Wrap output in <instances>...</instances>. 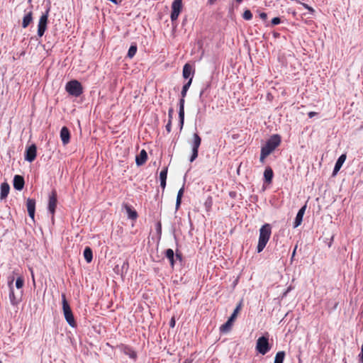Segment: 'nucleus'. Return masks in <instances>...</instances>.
Returning a JSON list of instances; mask_svg holds the SVG:
<instances>
[{
    "mask_svg": "<svg viewBox=\"0 0 363 363\" xmlns=\"http://www.w3.org/2000/svg\"><path fill=\"white\" fill-rule=\"evenodd\" d=\"M65 90L69 93V94L75 97L79 96L83 92V88L81 83L76 79L68 82L66 84Z\"/></svg>",
    "mask_w": 363,
    "mask_h": 363,
    "instance_id": "7ed1b4c3",
    "label": "nucleus"
},
{
    "mask_svg": "<svg viewBox=\"0 0 363 363\" xmlns=\"http://www.w3.org/2000/svg\"><path fill=\"white\" fill-rule=\"evenodd\" d=\"M62 310L63 313L65 315V318L68 323V324L74 327L76 325V322L72 313V311L71 310V308L69 306V304L68 303L65 294H62Z\"/></svg>",
    "mask_w": 363,
    "mask_h": 363,
    "instance_id": "f03ea898",
    "label": "nucleus"
},
{
    "mask_svg": "<svg viewBox=\"0 0 363 363\" xmlns=\"http://www.w3.org/2000/svg\"><path fill=\"white\" fill-rule=\"evenodd\" d=\"M301 4L307 9L311 14H313L315 13V10L310 6H308L307 4L305 3H301Z\"/></svg>",
    "mask_w": 363,
    "mask_h": 363,
    "instance_id": "c9c22d12",
    "label": "nucleus"
},
{
    "mask_svg": "<svg viewBox=\"0 0 363 363\" xmlns=\"http://www.w3.org/2000/svg\"><path fill=\"white\" fill-rule=\"evenodd\" d=\"M123 207L125 209L128 218L131 220H136L138 217V213L135 210L133 209L132 207L127 204L124 203Z\"/></svg>",
    "mask_w": 363,
    "mask_h": 363,
    "instance_id": "aec40b11",
    "label": "nucleus"
},
{
    "mask_svg": "<svg viewBox=\"0 0 363 363\" xmlns=\"http://www.w3.org/2000/svg\"><path fill=\"white\" fill-rule=\"evenodd\" d=\"M212 204H213L212 198L211 196H208L204 203L206 209L207 211H209L212 206Z\"/></svg>",
    "mask_w": 363,
    "mask_h": 363,
    "instance_id": "c756f323",
    "label": "nucleus"
},
{
    "mask_svg": "<svg viewBox=\"0 0 363 363\" xmlns=\"http://www.w3.org/2000/svg\"><path fill=\"white\" fill-rule=\"evenodd\" d=\"M178 116L179 118L180 129L182 130V99H179V103Z\"/></svg>",
    "mask_w": 363,
    "mask_h": 363,
    "instance_id": "2f4dec72",
    "label": "nucleus"
},
{
    "mask_svg": "<svg viewBox=\"0 0 363 363\" xmlns=\"http://www.w3.org/2000/svg\"><path fill=\"white\" fill-rule=\"evenodd\" d=\"M60 138L63 145H67L70 140V133L66 126H63L60 130Z\"/></svg>",
    "mask_w": 363,
    "mask_h": 363,
    "instance_id": "dca6fc26",
    "label": "nucleus"
},
{
    "mask_svg": "<svg viewBox=\"0 0 363 363\" xmlns=\"http://www.w3.org/2000/svg\"><path fill=\"white\" fill-rule=\"evenodd\" d=\"M166 257L169 260L171 265H174V251L172 249H168L166 251Z\"/></svg>",
    "mask_w": 363,
    "mask_h": 363,
    "instance_id": "cd10ccee",
    "label": "nucleus"
},
{
    "mask_svg": "<svg viewBox=\"0 0 363 363\" xmlns=\"http://www.w3.org/2000/svg\"><path fill=\"white\" fill-rule=\"evenodd\" d=\"M13 278L9 281V287L10 289L9 292V299L10 302L13 306H17L19 303V300L16 297L14 291H13Z\"/></svg>",
    "mask_w": 363,
    "mask_h": 363,
    "instance_id": "f3484780",
    "label": "nucleus"
},
{
    "mask_svg": "<svg viewBox=\"0 0 363 363\" xmlns=\"http://www.w3.org/2000/svg\"><path fill=\"white\" fill-rule=\"evenodd\" d=\"M26 207L29 216L34 220L35 210V201L32 199H28L26 201Z\"/></svg>",
    "mask_w": 363,
    "mask_h": 363,
    "instance_id": "2eb2a0df",
    "label": "nucleus"
},
{
    "mask_svg": "<svg viewBox=\"0 0 363 363\" xmlns=\"http://www.w3.org/2000/svg\"><path fill=\"white\" fill-rule=\"evenodd\" d=\"M24 280L22 277H18L16 281V286L18 289H21L23 286Z\"/></svg>",
    "mask_w": 363,
    "mask_h": 363,
    "instance_id": "72a5a7b5",
    "label": "nucleus"
},
{
    "mask_svg": "<svg viewBox=\"0 0 363 363\" xmlns=\"http://www.w3.org/2000/svg\"><path fill=\"white\" fill-rule=\"evenodd\" d=\"M0 363H2V362H1V361H0Z\"/></svg>",
    "mask_w": 363,
    "mask_h": 363,
    "instance_id": "6e6d98bb",
    "label": "nucleus"
},
{
    "mask_svg": "<svg viewBox=\"0 0 363 363\" xmlns=\"http://www.w3.org/2000/svg\"><path fill=\"white\" fill-rule=\"evenodd\" d=\"M167 169V167H164L160 173V186L162 188V189H164L166 186Z\"/></svg>",
    "mask_w": 363,
    "mask_h": 363,
    "instance_id": "4be33fe9",
    "label": "nucleus"
},
{
    "mask_svg": "<svg viewBox=\"0 0 363 363\" xmlns=\"http://www.w3.org/2000/svg\"><path fill=\"white\" fill-rule=\"evenodd\" d=\"M184 102V101L183 100V103ZM182 116H183V118H184V113L183 112L182 113Z\"/></svg>",
    "mask_w": 363,
    "mask_h": 363,
    "instance_id": "5fc2aeb1",
    "label": "nucleus"
},
{
    "mask_svg": "<svg viewBox=\"0 0 363 363\" xmlns=\"http://www.w3.org/2000/svg\"><path fill=\"white\" fill-rule=\"evenodd\" d=\"M84 257L88 263H89L92 261L93 253H92L91 249L89 247H85V249L84 250Z\"/></svg>",
    "mask_w": 363,
    "mask_h": 363,
    "instance_id": "393cba45",
    "label": "nucleus"
},
{
    "mask_svg": "<svg viewBox=\"0 0 363 363\" xmlns=\"http://www.w3.org/2000/svg\"><path fill=\"white\" fill-rule=\"evenodd\" d=\"M57 203V191L54 189L52 191L51 194L49 196L48 201V211L52 214V217H54V214L55 213V209Z\"/></svg>",
    "mask_w": 363,
    "mask_h": 363,
    "instance_id": "1a4fd4ad",
    "label": "nucleus"
},
{
    "mask_svg": "<svg viewBox=\"0 0 363 363\" xmlns=\"http://www.w3.org/2000/svg\"><path fill=\"white\" fill-rule=\"evenodd\" d=\"M171 20L172 22L177 20L182 9V0H174L172 5Z\"/></svg>",
    "mask_w": 363,
    "mask_h": 363,
    "instance_id": "9b49d317",
    "label": "nucleus"
},
{
    "mask_svg": "<svg viewBox=\"0 0 363 363\" xmlns=\"http://www.w3.org/2000/svg\"><path fill=\"white\" fill-rule=\"evenodd\" d=\"M281 18L279 17H274L272 19V26H277L281 23Z\"/></svg>",
    "mask_w": 363,
    "mask_h": 363,
    "instance_id": "e433bc0d",
    "label": "nucleus"
},
{
    "mask_svg": "<svg viewBox=\"0 0 363 363\" xmlns=\"http://www.w3.org/2000/svg\"><path fill=\"white\" fill-rule=\"evenodd\" d=\"M235 1H236V2H238V3H241V2L242 1V0H235Z\"/></svg>",
    "mask_w": 363,
    "mask_h": 363,
    "instance_id": "603ef678",
    "label": "nucleus"
},
{
    "mask_svg": "<svg viewBox=\"0 0 363 363\" xmlns=\"http://www.w3.org/2000/svg\"><path fill=\"white\" fill-rule=\"evenodd\" d=\"M10 187L8 183L4 182L1 184V193L0 197L1 199H4L7 197L9 193Z\"/></svg>",
    "mask_w": 363,
    "mask_h": 363,
    "instance_id": "5701e85b",
    "label": "nucleus"
},
{
    "mask_svg": "<svg viewBox=\"0 0 363 363\" xmlns=\"http://www.w3.org/2000/svg\"><path fill=\"white\" fill-rule=\"evenodd\" d=\"M137 52V45L136 44H132L129 48L128 51L127 57L129 58H133Z\"/></svg>",
    "mask_w": 363,
    "mask_h": 363,
    "instance_id": "bb28decb",
    "label": "nucleus"
},
{
    "mask_svg": "<svg viewBox=\"0 0 363 363\" xmlns=\"http://www.w3.org/2000/svg\"><path fill=\"white\" fill-rule=\"evenodd\" d=\"M24 179L22 176L16 175L13 178V187L16 190L21 191L24 186Z\"/></svg>",
    "mask_w": 363,
    "mask_h": 363,
    "instance_id": "a211bd4d",
    "label": "nucleus"
},
{
    "mask_svg": "<svg viewBox=\"0 0 363 363\" xmlns=\"http://www.w3.org/2000/svg\"><path fill=\"white\" fill-rule=\"evenodd\" d=\"M191 82H192V79L190 78L189 79L188 82L183 85V98L185 96L187 90L189 89Z\"/></svg>",
    "mask_w": 363,
    "mask_h": 363,
    "instance_id": "7c9ffc66",
    "label": "nucleus"
},
{
    "mask_svg": "<svg viewBox=\"0 0 363 363\" xmlns=\"http://www.w3.org/2000/svg\"><path fill=\"white\" fill-rule=\"evenodd\" d=\"M306 209V204L303 206L298 210V213H297V214L296 216L294 222V228H298L301 224V223L303 221V215L305 213Z\"/></svg>",
    "mask_w": 363,
    "mask_h": 363,
    "instance_id": "ddd939ff",
    "label": "nucleus"
},
{
    "mask_svg": "<svg viewBox=\"0 0 363 363\" xmlns=\"http://www.w3.org/2000/svg\"><path fill=\"white\" fill-rule=\"evenodd\" d=\"M147 160V152L143 149L140 152V154L136 156L135 162L138 166L144 164Z\"/></svg>",
    "mask_w": 363,
    "mask_h": 363,
    "instance_id": "6ab92c4d",
    "label": "nucleus"
},
{
    "mask_svg": "<svg viewBox=\"0 0 363 363\" xmlns=\"http://www.w3.org/2000/svg\"><path fill=\"white\" fill-rule=\"evenodd\" d=\"M346 157H346L345 154H342L337 158V161H336V162L335 164V167H334L333 173H332L333 177H335L337 174V172L340 171V169H341L342 164L345 162Z\"/></svg>",
    "mask_w": 363,
    "mask_h": 363,
    "instance_id": "4468645a",
    "label": "nucleus"
},
{
    "mask_svg": "<svg viewBox=\"0 0 363 363\" xmlns=\"http://www.w3.org/2000/svg\"><path fill=\"white\" fill-rule=\"evenodd\" d=\"M176 257H177V259H179V260H182V256H181V255L178 252V250H177V252H176Z\"/></svg>",
    "mask_w": 363,
    "mask_h": 363,
    "instance_id": "49530a36",
    "label": "nucleus"
},
{
    "mask_svg": "<svg viewBox=\"0 0 363 363\" xmlns=\"http://www.w3.org/2000/svg\"><path fill=\"white\" fill-rule=\"evenodd\" d=\"M170 128H171V121L169 120V122H168V123L166 125V130H167L168 133L170 132V130H171Z\"/></svg>",
    "mask_w": 363,
    "mask_h": 363,
    "instance_id": "37998d69",
    "label": "nucleus"
},
{
    "mask_svg": "<svg viewBox=\"0 0 363 363\" xmlns=\"http://www.w3.org/2000/svg\"><path fill=\"white\" fill-rule=\"evenodd\" d=\"M333 236H332V237H331V238H330V242L328 243V247H331V245H332V242H333Z\"/></svg>",
    "mask_w": 363,
    "mask_h": 363,
    "instance_id": "09e8293b",
    "label": "nucleus"
},
{
    "mask_svg": "<svg viewBox=\"0 0 363 363\" xmlns=\"http://www.w3.org/2000/svg\"><path fill=\"white\" fill-rule=\"evenodd\" d=\"M293 289V287L291 286H289L286 290L283 293L282 297H286L287 294Z\"/></svg>",
    "mask_w": 363,
    "mask_h": 363,
    "instance_id": "4c0bfd02",
    "label": "nucleus"
},
{
    "mask_svg": "<svg viewBox=\"0 0 363 363\" xmlns=\"http://www.w3.org/2000/svg\"><path fill=\"white\" fill-rule=\"evenodd\" d=\"M270 154L267 152L266 151L263 150L262 149H261V152H260V157H259V160L261 162H264V160L265 158L269 155Z\"/></svg>",
    "mask_w": 363,
    "mask_h": 363,
    "instance_id": "f704fd0d",
    "label": "nucleus"
},
{
    "mask_svg": "<svg viewBox=\"0 0 363 363\" xmlns=\"http://www.w3.org/2000/svg\"><path fill=\"white\" fill-rule=\"evenodd\" d=\"M191 362H192V360L189 359H186L184 362V363H191Z\"/></svg>",
    "mask_w": 363,
    "mask_h": 363,
    "instance_id": "8fccbe9b",
    "label": "nucleus"
},
{
    "mask_svg": "<svg viewBox=\"0 0 363 363\" xmlns=\"http://www.w3.org/2000/svg\"><path fill=\"white\" fill-rule=\"evenodd\" d=\"M259 18L263 21H265L267 18V14L264 12H260L259 13Z\"/></svg>",
    "mask_w": 363,
    "mask_h": 363,
    "instance_id": "58836bf2",
    "label": "nucleus"
},
{
    "mask_svg": "<svg viewBox=\"0 0 363 363\" xmlns=\"http://www.w3.org/2000/svg\"><path fill=\"white\" fill-rule=\"evenodd\" d=\"M237 194L235 191H230L229 193V196L231 197V198H235Z\"/></svg>",
    "mask_w": 363,
    "mask_h": 363,
    "instance_id": "a18cd8bd",
    "label": "nucleus"
},
{
    "mask_svg": "<svg viewBox=\"0 0 363 363\" xmlns=\"http://www.w3.org/2000/svg\"><path fill=\"white\" fill-rule=\"evenodd\" d=\"M50 12V8L47 9L45 13H43L39 19L38 25V35L39 37H42L46 29H47V24L48 21V16Z\"/></svg>",
    "mask_w": 363,
    "mask_h": 363,
    "instance_id": "0eeeda50",
    "label": "nucleus"
},
{
    "mask_svg": "<svg viewBox=\"0 0 363 363\" xmlns=\"http://www.w3.org/2000/svg\"><path fill=\"white\" fill-rule=\"evenodd\" d=\"M281 138L278 134L270 136L261 149L271 154L281 143Z\"/></svg>",
    "mask_w": 363,
    "mask_h": 363,
    "instance_id": "20e7f679",
    "label": "nucleus"
},
{
    "mask_svg": "<svg viewBox=\"0 0 363 363\" xmlns=\"http://www.w3.org/2000/svg\"><path fill=\"white\" fill-rule=\"evenodd\" d=\"M169 325L172 328H174V325H175V320L174 318H172L170 320V323H169Z\"/></svg>",
    "mask_w": 363,
    "mask_h": 363,
    "instance_id": "c03bdc74",
    "label": "nucleus"
},
{
    "mask_svg": "<svg viewBox=\"0 0 363 363\" xmlns=\"http://www.w3.org/2000/svg\"><path fill=\"white\" fill-rule=\"evenodd\" d=\"M318 115V113L317 112H314V111H311L308 113V116L310 118H313L315 116Z\"/></svg>",
    "mask_w": 363,
    "mask_h": 363,
    "instance_id": "79ce46f5",
    "label": "nucleus"
},
{
    "mask_svg": "<svg viewBox=\"0 0 363 363\" xmlns=\"http://www.w3.org/2000/svg\"><path fill=\"white\" fill-rule=\"evenodd\" d=\"M156 230H157L158 234H161V232H162V225H161L160 222H158L157 223Z\"/></svg>",
    "mask_w": 363,
    "mask_h": 363,
    "instance_id": "a19ab883",
    "label": "nucleus"
},
{
    "mask_svg": "<svg viewBox=\"0 0 363 363\" xmlns=\"http://www.w3.org/2000/svg\"><path fill=\"white\" fill-rule=\"evenodd\" d=\"M272 228L269 224L266 223L260 228L258 244L257 246V253H260L263 251L270 238Z\"/></svg>",
    "mask_w": 363,
    "mask_h": 363,
    "instance_id": "f257e3e1",
    "label": "nucleus"
},
{
    "mask_svg": "<svg viewBox=\"0 0 363 363\" xmlns=\"http://www.w3.org/2000/svg\"><path fill=\"white\" fill-rule=\"evenodd\" d=\"M173 111L172 109L169 110V120L171 121Z\"/></svg>",
    "mask_w": 363,
    "mask_h": 363,
    "instance_id": "de8ad7c7",
    "label": "nucleus"
},
{
    "mask_svg": "<svg viewBox=\"0 0 363 363\" xmlns=\"http://www.w3.org/2000/svg\"><path fill=\"white\" fill-rule=\"evenodd\" d=\"M195 73V68L194 66L189 64L186 63L183 66V78L184 79H190L191 78L193 79L194 75Z\"/></svg>",
    "mask_w": 363,
    "mask_h": 363,
    "instance_id": "f8f14e48",
    "label": "nucleus"
},
{
    "mask_svg": "<svg viewBox=\"0 0 363 363\" xmlns=\"http://www.w3.org/2000/svg\"><path fill=\"white\" fill-rule=\"evenodd\" d=\"M285 355L286 354L284 351L278 352L275 355L274 363H283Z\"/></svg>",
    "mask_w": 363,
    "mask_h": 363,
    "instance_id": "a878e982",
    "label": "nucleus"
},
{
    "mask_svg": "<svg viewBox=\"0 0 363 363\" xmlns=\"http://www.w3.org/2000/svg\"><path fill=\"white\" fill-rule=\"evenodd\" d=\"M206 87H208V86H207ZM207 89V88H205V89H202V90H201V93H200V96H201V95L204 93L205 89Z\"/></svg>",
    "mask_w": 363,
    "mask_h": 363,
    "instance_id": "3c124183",
    "label": "nucleus"
},
{
    "mask_svg": "<svg viewBox=\"0 0 363 363\" xmlns=\"http://www.w3.org/2000/svg\"><path fill=\"white\" fill-rule=\"evenodd\" d=\"M201 137L197 134H194V138L191 143V155L189 158L190 162H194L198 157L199 147L201 145Z\"/></svg>",
    "mask_w": 363,
    "mask_h": 363,
    "instance_id": "6e6552de",
    "label": "nucleus"
},
{
    "mask_svg": "<svg viewBox=\"0 0 363 363\" xmlns=\"http://www.w3.org/2000/svg\"><path fill=\"white\" fill-rule=\"evenodd\" d=\"M274 177V172L270 167H267L264 172V180L267 184H271Z\"/></svg>",
    "mask_w": 363,
    "mask_h": 363,
    "instance_id": "412c9836",
    "label": "nucleus"
},
{
    "mask_svg": "<svg viewBox=\"0 0 363 363\" xmlns=\"http://www.w3.org/2000/svg\"><path fill=\"white\" fill-rule=\"evenodd\" d=\"M182 202V188L178 191L177 197V203H176V208L178 209L179 205Z\"/></svg>",
    "mask_w": 363,
    "mask_h": 363,
    "instance_id": "473e14b6",
    "label": "nucleus"
},
{
    "mask_svg": "<svg viewBox=\"0 0 363 363\" xmlns=\"http://www.w3.org/2000/svg\"><path fill=\"white\" fill-rule=\"evenodd\" d=\"M184 182H185V179H184V181H183V184H182L183 189H184Z\"/></svg>",
    "mask_w": 363,
    "mask_h": 363,
    "instance_id": "864d4df0",
    "label": "nucleus"
},
{
    "mask_svg": "<svg viewBox=\"0 0 363 363\" xmlns=\"http://www.w3.org/2000/svg\"><path fill=\"white\" fill-rule=\"evenodd\" d=\"M32 21L33 13L32 11H29L27 14L25 15V16L23 18L22 27L24 28H27L29 26V24L32 22Z\"/></svg>",
    "mask_w": 363,
    "mask_h": 363,
    "instance_id": "b1692460",
    "label": "nucleus"
},
{
    "mask_svg": "<svg viewBox=\"0 0 363 363\" xmlns=\"http://www.w3.org/2000/svg\"><path fill=\"white\" fill-rule=\"evenodd\" d=\"M297 247H298V245H296L295 247H294V249L293 250L292 255H291V262H292L294 261V257H295V255H296V252Z\"/></svg>",
    "mask_w": 363,
    "mask_h": 363,
    "instance_id": "ea45409f",
    "label": "nucleus"
},
{
    "mask_svg": "<svg viewBox=\"0 0 363 363\" xmlns=\"http://www.w3.org/2000/svg\"><path fill=\"white\" fill-rule=\"evenodd\" d=\"M242 307V301H240L236 308H235L234 311L231 314V315L228 318V320L223 324L220 328V331L223 333H226L229 332L231 330L233 323L235 320L238 313H239L240 310Z\"/></svg>",
    "mask_w": 363,
    "mask_h": 363,
    "instance_id": "39448f33",
    "label": "nucleus"
},
{
    "mask_svg": "<svg viewBox=\"0 0 363 363\" xmlns=\"http://www.w3.org/2000/svg\"><path fill=\"white\" fill-rule=\"evenodd\" d=\"M37 147L35 144L28 147L25 151V160L29 162H32L36 158Z\"/></svg>",
    "mask_w": 363,
    "mask_h": 363,
    "instance_id": "9d476101",
    "label": "nucleus"
},
{
    "mask_svg": "<svg viewBox=\"0 0 363 363\" xmlns=\"http://www.w3.org/2000/svg\"><path fill=\"white\" fill-rule=\"evenodd\" d=\"M242 18L246 21L251 20L252 18V13L251 11L249 9H246L242 14Z\"/></svg>",
    "mask_w": 363,
    "mask_h": 363,
    "instance_id": "c85d7f7f",
    "label": "nucleus"
},
{
    "mask_svg": "<svg viewBox=\"0 0 363 363\" xmlns=\"http://www.w3.org/2000/svg\"><path fill=\"white\" fill-rule=\"evenodd\" d=\"M271 350L269 338L267 336H261L257 340L256 350L261 354H266Z\"/></svg>",
    "mask_w": 363,
    "mask_h": 363,
    "instance_id": "423d86ee",
    "label": "nucleus"
}]
</instances>
